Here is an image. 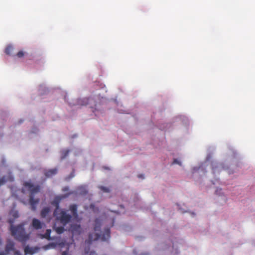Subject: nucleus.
<instances>
[{
  "instance_id": "17",
  "label": "nucleus",
  "mask_w": 255,
  "mask_h": 255,
  "mask_svg": "<svg viewBox=\"0 0 255 255\" xmlns=\"http://www.w3.org/2000/svg\"><path fill=\"white\" fill-rule=\"evenodd\" d=\"M24 55V52L23 51H19L16 54L18 58L22 57Z\"/></svg>"
},
{
  "instance_id": "5",
  "label": "nucleus",
  "mask_w": 255,
  "mask_h": 255,
  "mask_svg": "<svg viewBox=\"0 0 255 255\" xmlns=\"http://www.w3.org/2000/svg\"><path fill=\"white\" fill-rule=\"evenodd\" d=\"M64 196H56L55 197L54 200L51 202V204L55 207V210L54 211L53 214L56 215L58 212L59 209V203L61 200L64 198Z\"/></svg>"
},
{
  "instance_id": "9",
  "label": "nucleus",
  "mask_w": 255,
  "mask_h": 255,
  "mask_svg": "<svg viewBox=\"0 0 255 255\" xmlns=\"http://www.w3.org/2000/svg\"><path fill=\"white\" fill-rule=\"evenodd\" d=\"M57 173V169L55 168L45 171L44 175L47 177H51L55 175Z\"/></svg>"
},
{
  "instance_id": "16",
  "label": "nucleus",
  "mask_w": 255,
  "mask_h": 255,
  "mask_svg": "<svg viewBox=\"0 0 255 255\" xmlns=\"http://www.w3.org/2000/svg\"><path fill=\"white\" fill-rule=\"evenodd\" d=\"M99 188L104 192H109L110 191L108 188L102 186H100Z\"/></svg>"
},
{
  "instance_id": "29",
  "label": "nucleus",
  "mask_w": 255,
  "mask_h": 255,
  "mask_svg": "<svg viewBox=\"0 0 255 255\" xmlns=\"http://www.w3.org/2000/svg\"><path fill=\"white\" fill-rule=\"evenodd\" d=\"M52 246V247H54V245L53 244H50V245H49V246Z\"/></svg>"
},
{
  "instance_id": "8",
  "label": "nucleus",
  "mask_w": 255,
  "mask_h": 255,
  "mask_svg": "<svg viewBox=\"0 0 255 255\" xmlns=\"http://www.w3.org/2000/svg\"><path fill=\"white\" fill-rule=\"evenodd\" d=\"M14 245L12 242L10 241L7 242L5 248V252L6 253H7V255L8 254L9 252L11 251H14Z\"/></svg>"
},
{
  "instance_id": "19",
  "label": "nucleus",
  "mask_w": 255,
  "mask_h": 255,
  "mask_svg": "<svg viewBox=\"0 0 255 255\" xmlns=\"http://www.w3.org/2000/svg\"><path fill=\"white\" fill-rule=\"evenodd\" d=\"M173 163H176V164L181 165V162L179 161H178L177 159H174Z\"/></svg>"
},
{
  "instance_id": "2",
  "label": "nucleus",
  "mask_w": 255,
  "mask_h": 255,
  "mask_svg": "<svg viewBox=\"0 0 255 255\" xmlns=\"http://www.w3.org/2000/svg\"><path fill=\"white\" fill-rule=\"evenodd\" d=\"M69 210L71 211L72 215L67 213L65 211L61 210L59 213L58 212L54 216H56L57 220L63 225H66L71 221L72 217L75 219L78 218L77 206L76 204H72L69 206Z\"/></svg>"
},
{
  "instance_id": "20",
  "label": "nucleus",
  "mask_w": 255,
  "mask_h": 255,
  "mask_svg": "<svg viewBox=\"0 0 255 255\" xmlns=\"http://www.w3.org/2000/svg\"><path fill=\"white\" fill-rule=\"evenodd\" d=\"M14 251V255H21V254L19 251Z\"/></svg>"
},
{
  "instance_id": "1",
  "label": "nucleus",
  "mask_w": 255,
  "mask_h": 255,
  "mask_svg": "<svg viewBox=\"0 0 255 255\" xmlns=\"http://www.w3.org/2000/svg\"><path fill=\"white\" fill-rule=\"evenodd\" d=\"M101 224L102 221L101 219L99 218L95 219L94 228V232L89 234L88 239L86 241L87 244H91L93 241L98 240H101L102 241H106L110 239V228L105 229L104 232L102 233L101 230Z\"/></svg>"
},
{
  "instance_id": "12",
  "label": "nucleus",
  "mask_w": 255,
  "mask_h": 255,
  "mask_svg": "<svg viewBox=\"0 0 255 255\" xmlns=\"http://www.w3.org/2000/svg\"><path fill=\"white\" fill-rule=\"evenodd\" d=\"M50 234H51V230L47 229L44 235H42V238L47 239L48 240H50Z\"/></svg>"
},
{
  "instance_id": "26",
  "label": "nucleus",
  "mask_w": 255,
  "mask_h": 255,
  "mask_svg": "<svg viewBox=\"0 0 255 255\" xmlns=\"http://www.w3.org/2000/svg\"><path fill=\"white\" fill-rule=\"evenodd\" d=\"M13 216H14V217H18V216H17V213H15V214L13 215Z\"/></svg>"
},
{
  "instance_id": "14",
  "label": "nucleus",
  "mask_w": 255,
  "mask_h": 255,
  "mask_svg": "<svg viewBox=\"0 0 255 255\" xmlns=\"http://www.w3.org/2000/svg\"><path fill=\"white\" fill-rule=\"evenodd\" d=\"M13 49L11 46H8L5 49V53L7 55H10Z\"/></svg>"
},
{
  "instance_id": "25",
  "label": "nucleus",
  "mask_w": 255,
  "mask_h": 255,
  "mask_svg": "<svg viewBox=\"0 0 255 255\" xmlns=\"http://www.w3.org/2000/svg\"><path fill=\"white\" fill-rule=\"evenodd\" d=\"M90 255H96L95 252H91Z\"/></svg>"
},
{
  "instance_id": "7",
  "label": "nucleus",
  "mask_w": 255,
  "mask_h": 255,
  "mask_svg": "<svg viewBox=\"0 0 255 255\" xmlns=\"http://www.w3.org/2000/svg\"><path fill=\"white\" fill-rule=\"evenodd\" d=\"M71 230L73 234H80L82 231L81 226L78 224H73L71 226Z\"/></svg>"
},
{
  "instance_id": "10",
  "label": "nucleus",
  "mask_w": 255,
  "mask_h": 255,
  "mask_svg": "<svg viewBox=\"0 0 255 255\" xmlns=\"http://www.w3.org/2000/svg\"><path fill=\"white\" fill-rule=\"evenodd\" d=\"M36 249H34L32 248H30L29 246H27L24 248V253L25 255H33L37 251Z\"/></svg>"
},
{
  "instance_id": "30",
  "label": "nucleus",
  "mask_w": 255,
  "mask_h": 255,
  "mask_svg": "<svg viewBox=\"0 0 255 255\" xmlns=\"http://www.w3.org/2000/svg\"><path fill=\"white\" fill-rule=\"evenodd\" d=\"M67 189V188L65 187V188L63 189V190H64V191H65V190H66Z\"/></svg>"
},
{
  "instance_id": "24",
  "label": "nucleus",
  "mask_w": 255,
  "mask_h": 255,
  "mask_svg": "<svg viewBox=\"0 0 255 255\" xmlns=\"http://www.w3.org/2000/svg\"><path fill=\"white\" fill-rule=\"evenodd\" d=\"M62 255H69L67 252H63L62 254Z\"/></svg>"
},
{
  "instance_id": "28",
  "label": "nucleus",
  "mask_w": 255,
  "mask_h": 255,
  "mask_svg": "<svg viewBox=\"0 0 255 255\" xmlns=\"http://www.w3.org/2000/svg\"><path fill=\"white\" fill-rule=\"evenodd\" d=\"M141 255H148V254L147 253H144V254H141Z\"/></svg>"
},
{
  "instance_id": "13",
  "label": "nucleus",
  "mask_w": 255,
  "mask_h": 255,
  "mask_svg": "<svg viewBox=\"0 0 255 255\" xmlns=\"http://www.w3.org/2000/svg\"><path fill=\"white\" fill-rule=\"evenodd\" d=\"M55 230L56 233L58 234H61L63 233L65 230L64 227H58L55 228Z\"/></svg>"
},
{
  "instance_id": "27",
  "label": "nucleus",
  "mask_w": 255,
  "mask_h": 255,
  "mask_svg": "<svg viewBox=\"0 0 255 255\" xmlns=\"http://www.w3.org/2000/svg\"><path fill=\"white\" fill-rule=\"evenodd\" d=\"M114 221L113 220L112 221V225H111V227L113 226H114Z\"/></svg>"
},
{
  "instance_id": "23",
  "label": "nucleus",
  "mask_w": 255,
  "mask_h": 255,
  "mask_svg": "<svg viewBox=\"0 0 255 255\" xmlns=\"http://www.w3.org/2000/svg\"><path fill=\"white\" fill-rule=\"evenodd\" d=\"M138 177L140 178H142V179L144 178L143 175H142V174H140V175H138Z\"/></svg>"
},
{
  "instance_id": "15",
  "label": "nucleus",
  "mask_w": 255,
  "mask_h": 255,
  "mask_svg": "<svg viewBox=\"0 0 255 255\" xmlns=\"http://www.w3.org/2000/svg\"><path fill=\"white\" fill-rule=\"evenodd\" d=\"M69 152V150H66L63 151L62 156L61 157L62 159L65 158L67 156V155L68 154Z\"/></svg>"
},
{
  "instance_id": "21",
  "label": "nucleus",
  "mask_w": 255,
  "mask_h": 255,
  "mask_svg": "<svg viewBox=\"0 0 255 255\" xmlns=\"http://www.w3.org/2000/svg\"><path fill=\"white\" fill-rule=\"evenodd\" d=\"M85 101V104H82L83 105H86L88 104V101L89 100V99H84L83 100Z\"/></svg>"
},
{
  "instance_id": "4",
  "label": "nucleus",
  "mask_w": 255,
  "mask_h": 255,
  "mask_svg": "<svg viewBox=\"0 0 255 255\" xmlns=\"http://www.w3.org/2000/svg\"><path fill=\"white\" fill-rule=\"evenodd\" d=\"M11 235L15 239L19 241H24L28 239V235L26 234L24 225L20 224L17 226H10Z\"/></svg>"
},
{
  "instance_id": "22",
  "label": "nucleus",
  "mask_w": 255,
  "mask_h": 255,
  "mask_svg": "<svg viewBox=\"0 0 255 255\" xmlns=\"http://www.w3.org/2000/svg\"><path fill=\"white\" fill-rule=\"evenodd\" d=\"M0 255H7V253L5 252L0 251Z\"/></svg>"
},
{
  "instance_id": "6",
  "label": "nucleus",
  "mask_w": 255,
  "mask_h": 255,
  "mask_svg": "<svg viewBox=\"0 0 255 255\" xmlns=\"http://www.w3.org/2000/svg\"><path fill=\"white\" fill-rule=\"evenodd\" d=\"M31 226L34 229L37 230L41 229L44 226V224L41 222L39 220L34 218L32 220Z\"/></svg>"
},
{
  "instance_id": "18",
  "label": "nucleus",
  "mask_w": 255,
  "mask_h": 255,
  "mask_svg": "<svg viewBox=\"0 0 255 255\" xmlns=\"http://www.w3.org/2000/svg\"><path fill=\"white\" fill-rule=\"evenodd\" d=\"M5 182V180L4 178V177L0 178V186L3 184L4 182Z\"/></svg>"
},
{
  "instance_id": "11",
  "label": "nucleus",
  "mask_w": 255,
  "mask_h": 255,
  "mask_svg": "<svg viewBox=\"0 0 255 255\" xmlns=\"http://www.w3.org/2000/svg\"><path fill=\"white\" fill-rule=\"evenodd\" d=\"M50 211V210L49 207L44 208L41 211V216L42 218L46 217L49 213Z\"/></svg>"
},
{
  "instance_id": "3",
  "label": "nucleus",
  "mask_w": 255,
  "mask_h": 255,
  "mask_svg": "<svg viewBox=\"0 0 255 255\" xmlns=\"http://www.w3.org/2000/svg\"><path fill=\"white\" fill-rule=\"evenodd\" d=\"M24 187L30 192L29 202L32 211H35L36 208V205L39 202V199H34V194L40 191V186L34 185L30 181L25 182L23 183Z\"/></svg>"
}]
</instances>
